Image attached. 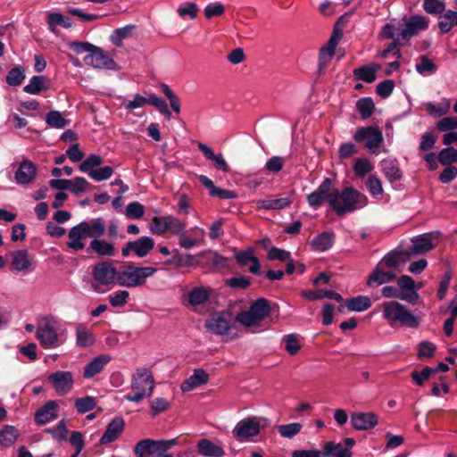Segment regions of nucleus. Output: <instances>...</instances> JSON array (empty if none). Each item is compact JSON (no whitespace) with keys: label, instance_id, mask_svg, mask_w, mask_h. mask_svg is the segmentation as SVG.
Masks as SVG:
<instances>
[{"label":"nucleus","instance_id":"obj_1","mask_svg":"<svg viewBox=\"0 0 457 457\" xmlns=\"http://www.w3.org/2000/svg\"><path fill=\"white\" fill-rule=\"evenodd\" d=\"M105 231V221L103 218H96L90 221H81L72 227L69 233L66 245L73 251H80L85 248L83 240L87 237L99 238Z\"/></svg>","mask_w":457,"mask_h":457},{"label":"nucleus","instance_id":"obj_2","mask_svg":"<svg viewBox=\"0 0 457 457\" xmlns=\"http://www.w3.org/2000/svg\"><path fill=\"white\" fill-rule=\"evenodd\" d=\"M335 195L330 199V207L337 216L353 212L368 203L366 195L352 187H345L342 191L335 188Z\"/></svg>","mask_w":457,"mask_h":457},{"label":"nucleus","instance_id":"obj_3","mask_svg":"<svg viewBox=\"0 0 457 457\" xmlns=\"http://www.w3.org/2000/svg\"><path fill=\"white\" fill-rule=\"evenodd\" d=\"M383 317L391 326L398 323L406 328H418L420 319L415 316L406 306L396 302L390 301L383 303Z\"/></svg>","mask_w":457,"mask_h":457},{"label":"nucleus","instance_id":"obj_4","mask_svg":"<svg viewBox=\"0 0 457 457\" xmlns=\"http://www.w3.org/2000/svg\"><path fill=\"white\" fill-rule=\"evenodd\" d=\"M157 269L147 267H137L133 264L124 265L118 269L117 285L125 287H137L144 286L146 279L154 276Z\"/></svg>","mask_w":457,"mask_h":457},{"label":"nucleus","instance_id":"obj_5","mask_svg":"<svg viewBox=\"0 0 457 457\" xmlns=\"http://www.w3.org/2000/svg\"><path fill=\"white\" fill-rule=\"evenodd\" d=\"M154 386V380L151 371L145 368L137 369L131 383L134 394H128L125 398L129 402L139 403L152 395Z\"/></svg>","mask_w":457,"mask_h":457},{"label":"nucleus","instance_id":"obj_6","mask_svg":"<svg viewBox=\"0 0 457 457\" xmlns=\"http://www.w3.org/2000/svg\"><path fill=\"white\" fill-rule=\"evenodd\" d=\"M357 143H364L365 148L371 154H377L384 142L381 130L376 126H366L357 129L353 136Z\"/></svg>","mask_w":457,"mask_h":457},{"label":"nucleus","instance_id":"obj_7","mask_svg":"<svg viewBox=\"0 0 457 457\" xmlns=\"http://www.w3.org/2000/svg\"><path fill=\"white\" fill-rule=\"evenodd\" d=\"M37 338L45 349L55 348L59 345L57 321L53 317H46L37 329Z\"/></svg>","mask_w":457,"mask_h":457},{"label":"nucleus","instance_id":"obj_8","mask_svg":"<svg viewBox=\"0 0 457 457\" xmlns=\"http://www.w3.org/2000/svg\"><path fill=\"white\" fill-rule=\"evenodd\" d=\"M439 238L440 233L437 231L419 235L411 239V245L406 251L410 257L424 254L436 246Z\"/></svg>","mask_w":457,"mask_h":457},{"label":"nucleus","instance_id":"obj_9","mask_svg":"<svg viewBox=\"0 0 457 457\" xmlns=\"http://www.w3.org/2000/svg\"><path fill=\"white\" fill-rule=\"evenodd\" d=\"M207 330L218 336H228L233 328L232 317L228 312H218L205 321Z\"/></svg>","mask_w":457,"mask_h":457},{"label":"nucleus","instance_id":"obj_10","mask_svg":"<svg viewBox=\"0 0 457 457\" xmlns=\"http://www.w3.org/2000/svg\"><path fill=\"white\" fill-rule=\"evenodd\" d=\"M332 180L329 178L324 179L318 188L309 194L306 197L308 204L312 208L320 207L325 202L330 206V199L335 197V188L332 189Z\"/></svg>","mask_w":457,"mask_h":457},{"label":"nucleus","instance_id":"obj_11","mask_svg":"<svg viewBox=\"0 0 457 457\" xmlns=\"http://www.w3.org/2000/svg\"><path fill=\"white\" fill-rule=\"evenodd\" d=\"M92 275L99 285L108 286L117 284L118 270L110 262H101L94 265Z\"/></svg>","mask_w":457,"mask_h":457},{"label":"nucleus","instance_id":"obj_12","mask_svg":"<svg viewBox=\"0 0 457 457\" xmlns=\"http://www.w3.org/2000/svg\"><path fill=\"white\" fill-rule=\"evenodd\" d=\"M84 62L96 69L114 70L116 63L104 50L94 46L90 54L84 58Z\"/></svg>","mask_w":457,"mask_h":457},{"label":"nucleus","instance_id":"obj_13","mask_svg":"<svg viewBox=\"0 0 457 457\" xmlns=\"http://www.w3.org/2000/svg\"><path fill=\"white\" fill-rule=\"evenodd\" d=\"M48 381L59 395L68 394L73 386V376L71 371H56L49 375Z\"/></svg>","mask_w":457,"mask_h":457},{"label":"nucleus","instance_id":"obj_14","mask_svg":"<svg viewBox=\"0 0 457 457\" xmlns=\"http://www.w3.org/2000/svg\"><path fill=\"white\" fill-rule=\"evenodd\" d=\"M378 424V417L376 413L368 412H353L351 416V425L359 431H366L374 428Z\"/></svg>","mask_w":457,"mask_h":457},{"label":"nucleus","instance_id":"obj_15","mask_svg":"<svg viewBox=\"0 0 457 457\" xmlns=\"http://www.w3.org/2000/svg\"><path fill=\"white\" fill-rule=\"evenodd\" d=\"M259 432L260 423L253 418L240 420L233 429L234 436L241 441L255 436Z\"/></svg>","mask_w":457,"mask_h":457},{"label":"nucleus","instance_id":"obj_16","mask_svg":"<svg viewBox=\"0 0 457 457\" xmlns=\"http://www.w3.org/2000/svg\"><path fill=\"white\" fill-rule=\"evenodd\" d=\"M396 278V272L393 270L386 269L379 262L373 269L372 272L367 279L369 287H378L386 283L392 282Z\"/></svg>","mask_w":457,"mask_h":457},{"label":"nucleus","instance_id":"obj_17","mask_svg":"<svg viewBox=\"0 0 457 457\" xmlns=\"http://www.w3.org/2000/svg\"><path fill=\"white\" fill-rule=\"evenodd\" d=\"M429 24V20L422 15H414L411 16L409 21L405 24V28L401 31L400 37L408 40L411 37L416 35L420 30H425L428 29Z\"/></svg>","mask_w":457,"mask_h":457},{"label":"nucleus","instance_id":"obj_18","mask_svg":"<svg viewBox=\"0 0 457 457\" xmlns=\"http://www.w3.org/2000/svg\"><path fill=\"white\" fill-rule=\"evenodd\" d=\"M409 259L410 255L406 250L394 249L385 254L378 262L386 269L395 270L403 266Z\"/></svg>","mask_w":457,"mask_h":457},{"label":"nucleus","instance_id":"obj_19","mask_svg":"<svg viewBox=\"0 0 457 457\" xmlns=\"http://www.w3.org/2000/svg\"><path fill=\"white\" fill-rule=\"evenodd\" d=\"M36 176V165L31 161L24 159L15 171L14 179L17 184L27 185L31 183Z\"/></svg>","mask_w":457,"mask_h":457},{"label":"nucleus","instance_id":"obj_20","mask_svg":"<svg viewBox=\"0 0 457 457\" xmlns=\"http://www.w3.org/2000/svg\"><path fill=\"white\" fill-rule=\"evenodd\" d=\"M294 201L293 193L285 197L262 199L256 202L258 209L263 210H283L288 207Z\"/></svg>","mask_w":457,"mask_h":457},{"label":"nucleus","instance_id":"obj_21","mask_svg":"<svg viewBox=\"0 0 457 457\" xmlns=\"http://www.w3.org/2000/svg\"><path fill=\"white\" fill-rule=\"evenodd\" d=\"M208 381V373L203 369H196L194 370V373L181 384L180 389L182 392H189L207 384Z\"/></svg>","mask_w":457,"mask_h":457},{"label":"nucleus","instance_id":"obj_22","mask_svg":"<svg viewBox=\"0 0 457 457\" xmlns=\"http://www.w3.org/2000/svg\"><path fill=\"white\" fill-rule=\"evenodd\" d=\"M124 426L125 423L122 418L118 417L113 419L108 424L106 430L100 438V443L102 445H106L115 441L122 433Z\"/></svg>","mask_w":457,"mask_h":457},{"label":"nucleus","instance_id":"obj_23","mask_svg":"<svg viewBox=\"0 0 457 457\" xmlns=\"http://www.w3.org/2000/svg\"><path fill=\"white\" fill-rule=\"evenodd\" d=\"M57 403L55 401H48L35 413V421L38 425H44L57 418Z\"/></svg>","mask_w":457,"mask_h":457},{"label":"nucleus","instance_id":"obj_24","mask_svg":"<svg viewBox=\"0 0 457 457\" xmlns=\"http://www.w3.org/2000/svg\"><path fill=\"white\" fill-rule=\"evenodd\" d=\"M198 148L207 160L212 162L215 169L222 170L224 172L229 171V167L227 162L225 161L222 154H214L210 146L202 142L198 143Z\"/></svg>","mask_w":457,"mask_h":457},{"label":"nucleus","instance_id":"obj_25","mask_svg":"<svg viewBox=\"0 0 457 457\" xmlns=\"http://www.w3.org/2000/svg\"><path fill=\"white\" fill-rule=\"evenodd\" d=\"M12 265L17 271H27L33 270V261L26 249L14 251L11 253Z\"/></svg>","mask_w":457,"mask_h":457},{"label":"nucleus","instance_id":"obj_26","mask_svg":"<svg viewBox=\"0 0 457 457\" xmlns=\"http://www.w3.org/2000/svg\"><path fill=\"white\" fill-rule=\"evenodd\" d=\"M197 452L206 457H222L225 454L223 447L209 439H201L197 443Z\"/></svg>","mask_w":457,"mask_h":457},{"label":"nucleus","instance_id":"obj_27","mask_svg":"<svg viewBox=\"0 0 457 457\" xmlns=\"http://www.w3.org/2000/svg\"><path fill=\"white\" fill-rule=\"evenodd\" d=\"M236 261L241 266H245L251 263L249 271L253 274H257L260 271L261 265L257 257L253 255V252L251 249L246 251L238 252L236 256Z\"/></svg>","mask_w":457,"mask_h":457},{"label":"nucleus","instance_id":"obj_28","mask_svg":"<svg viewBox=\"0 0 457 457\" xmlns=\"http://www.w3.org/2000/svg\"><path fill=\"white\" fill-rule=\"evenodd\" d=\"M321 457H352V452L344 448L341 444H336L333 441L326 442L320 450Z\"/></svg>","mask_w":457,"mask_h":457},{"label":"nucleus","instance_id":"obj_29","mask_svg":"<svg viewBox=\"0 0 457 457\" xmlns=\"http://www.w3.org/2000/svg\"><path fill=\"white\" fill-rule=\"evenodd\" d=\"M111 361V357L107 354H101L94 358L84 368V377L90 378L95 375L100 373L104 367Z\"/></svg>","mask_w":457,"mask_h":457},{"label":"nucleus","instance_id":"obj_30","mask_svg":"<svg viewBox=\"0 0 457 457\" xmlns=\"http://www.w3.org/2000/svg\"><path fill=\"white\" fill-rule=\"evenodd\" d=\"M129 245L134 246L136 256L143 258L154 249V241L150 237H141L135 241H129Z\"/></svg>","mask_w":457,"mask_h":457},{"label":"nucleus","instance_id":"obj_31","mask_svg":"<svg viewBox=\"0 0 457 457\" xmlns=\"http://www.w3.org/2000/svg\"><path fill=\"white\" fill-rule=\"evenodd\" d=\"M381 294L384 297L401 299L411 304L416 303L420 298L419 294L416 292L411 293V295H403L398 288L392 286L384 287L381 290Z\"/></svg>","mask_w":457,"mask_h":457},{"label":"nucleus","instance_id":"obj_32","mask_svg":"<svg viewBox=\"0 0 457 457\" xmlns=\"http://www.w3.org/2000/svg\"><path fill=\"white\" fill-rule=\"evenodd\" d=\"M379 66L375 64L364 65L353 70V77L366 83H372L376 80V73Z\"/></svg>","mask_w":457,"mask_h":457},{"label":"nucleus","instance_id":"obj_33","mask_svg":"<svg viewBox=\"0 0 457 457\" xmlns=\"http://www.w3.org/2000/svg\"><path fill=\"white\" fill-rule=\"evenodd\" d=\"M210 295L211 291L209 288L205 287H196L188 292L187 300L190 305L197 306L207 302Z\"/></svg>","mask_w":457,"mask_h":457},{"label":"nucleus","instance_id":"obj_34","mask_svg":"<svg viewBox=\"0 0 457 457\" xmlns=\"http://www.w3.org/2000/svg\"><path fill=\"white\" fill-rule=\"evenodd\" d=\"M89 250L94 251L99 256H113L115 254V247L112 244L98 238H94L90 242L87 252Z\"/></svg>","mask_w":457,"mask_h":457},{"label":"nucleus","instance_id":"obj_35","mask_svg":"<svg viewBox=\"0 0 457 457\" xmlns=\"http://www.w3.org/2000/svg\"><path fill=\"white\" fill-rule=\"evenodd\" d=\"M301 295L303 297L312 300V301L320 300L322 298L333 299V300L337 301V303H340L343 301V297L341 296V295L333 290H322V289H319V290H315V291L309 290V291H303L301 293Z\"/></svg>","mask_w":457,"mask_h":457},{"label":"nucleus","instance_id":"obj_36","mask_svg":"<svg viewBox=\"0 0 457 457\" xmlns=\"http://www.w3.org/2000/svg\"><path fill=\"white\" fill-rule=\"evenodd\" d=\"M96 342L95 335L83 324H79L76 328V344L79 347H87Z\"/></svg>","mask_w":457,"mask_h":457},{"label":"nucleus","instance_id":"obj_37","mask_svg":"<svg viewBox=\"0 0 457 457\" xmlns=\"http://www.w3.org/2000/svg\"><path fill=\"white\" fill-rule=\"evenodd\" d=\"M49 87V80L45 76H33L29 83L27 84L23 87V91L31 94V95H37L42 90L48 89Z\"/></svg>","mask_w":457,"mask_h":457},{"label":"nucleus","instance_id":"obj_38","mask_svg":"<svg viewBox=\"0 0 457 457\" xmlns=\"http://www.w3.org/2000/svg\"><path fill=\"white\" fill-rule=\"evenodd\" d=\"M253 315L257 318L259 321L264 320L270 312L269 301L265 298H259L249 308Z\"/></svg>","mask_w":457,"mask_h":457},{"label":"nucleus","instance_id":"obj_39","mask_svg":"<svg viewBox=\"0 0 457 457\" xmlns=\"http://www.w3.org/2000/svg\"><path fill=\"white\" fill-rule=\"evenodd\" d=\"M333 241L334 234L332 232H323L314 237L311 244L314 250L324 252L332 246Z\"/></svg>","mask_w":457,"mask_h":457},{"label":"nucleus","instance_id":"obj_40","mask_svg":"<svg viewBox=\"0 0 457 457\" xmlns=\"http://www.w3.org/2000/svg\"><path fill=\"white\" fill-rule=\"evenodd\" d=\"M345 306L352 312H363L371 306L370 299L368 296L359 295L347 299Z\"/></svg>","mask_w":457,"mask_h":457},{"label":"nucleus","instance_id":"obj_41","mask_svg":"<svg viewBox=\"0 0 457 457\" xmlns=\"http://www.w3.org/2000/svg\"><path fill=\"white\" fill-rule=\"evenodd\" d=\"M381 169L386 178L391 182L397 181L402 178L399 167L393 161L383 160Z\"/></svg>","mask_w":457,"mask_h":457},{"label":"nucleus","instance_id":"obj_42","mask_svg":"<svg viewBox=\"0 0 457 457\" xmlns=\"http://www.w3.org/2000/svg\"><path fill=\"white\" fill-rule=\"evenodd\" d=\"M18 437V430L15 427L6 425L0 430V445L3 447H10Z\"/></svg>","mask_w":457,"mask_h":457},{"label":"nucleus","instance_id":"obj_43","mask_svg":"<svg viewBox=\"0 0 457 457\" xmlns=\"http://www.w3.org/2000/svg\"><path fill=\"white\" fill-rule=\"evenodd\" d=\"M457 12L447 10L438 21V28L442 33H448L453 26H456Z\"/></svg>","mask_w":457,"mask_h":457},{"label":"nucleus","instance_id":"obj_44","mask_svg":"<svg viewBox=\"0 0 457 457\" xmlns=\"http://www.w3.org/2000/svg\"><path fill=\"white\" fill-rule=\"evenodd\" d=\"M154 440L144 439L139 441L135 448L134 453L137 457H147L155 454Z\"/></svg>","mask_w":457,"mask_h":457},{"label":"nucleus","instance_id":"obj_45","mask_svg":"<svg viewBox=\"0 0 457 457\" xmlns=\"http://www.w3.org/2000/svg\"><path fill=\"white\" fill-rule=\"evenodd\" d=\"M135 29L136 26L130 24L123 28L115 29L111 35V41L116 46H121L123 39L129 37L132 35Z\"/></svg>","mask_w":457,"mask_h":457},{"label":"nucleus","instance_id":"obj_46","mask_svg":"<svg viewBox=\"0 0 457 457\" xmlns=\"http://www.w3.org/2000/svg\"><path fill=\"white\" fill-rule=\"evenodd\" d=\"M356 109L362 120L370 118L375 109L374 103L370 97L361 98L356 102Z\"/></svg>","mask_w":457,"mask_h":457},{"label":"nucleus","instance_id":"obj_47","mask_svg":"<svg viewBox=\"0 0 457 457\" xmlns=\"http://www.w3.org/2000/svg\"><path fill=\"white\" fill-rule=\"evenodd\" d=\"M48 25L53 32H55L56 26H62L65 29H69L72 26L71 20L58 12H52L48 15Z\"/></svg>","mask_w":457,"mask_h":457},{"label":"nucleus","instance_id":"obj_48","mask_svg":"<svg viewBox=\"0 0 457 457\" xmlns=\"http://www.w3.org/2000/svg\"><path fill=\"white\" fill-rule=\"evenodd\" d=\"M373 169V164L367 158L356 159L353 167L355 175L360 178L370 173Z\"/></svg>","mask_w":457,"mask_h":457},{"label":"nucleus","instance_id":"obj_49","mask_svg":"<svg viewBox=\"0 0 457 457\" xmlns=\"http://www.w3.org/2000/svg\"><path fill=\"white\" fill-rule=\"evenodd\" d=\"M103 163V158L97 154H90L86 160H84L79 165V170L90 175V172L94 171L98 166Z\"/></svg>","mask_w":457,"mask_h":457},{"label":"nucleus","instance_id":"obj_50","mask_svg":"<svg viewBox=\"0 0 457 457\" xmlns=\"http://www.w3.org/2000/svg\"><path fill=\"white\" fill-rule=\"evenodd\" d=\"M46 122L55 129H62L68 124V120L58 111L49 112L46 116Z\"/></svg>","mask_w":457,"mask_h":457},{"label":"nucleus","instance_id":"obj_51","mask_svg":"<svg viewBox=\"0 0 457 457\" xmlns=\"http://www.w3.org/2000/svg\"><path fill=\"white\" fill-rule=\"evenodd\" d=\"M147 104L154 106L157 108V110L163 114L167 119H170L171 112L165 102L162 98L157 96L154 94H151L147 97Z\"/></svg>","mask_w":457,"mask_h":457},{"label":"nucleus","instance_id":"obj_52","mask_svg":"<svg viewBox=\"0 0 457 457\" xmlns=\"http://www.w3.org/2000/svg\"><path fill=\"white\" fill-rule=\"evenodd\" d=\"M397 285L399 287V290L403 293V295H408L413 292H416V283L414 279L407 275H403L397 279Z\"/></svg>","mask_w":457,"mask_h":457},{"label":"nucleus","instance_id":"obj_53","mask_svg":"<svg viewBox=\"0 0 457 457\" xmlns=\"http://www.w3.org/2000/svg\"><path fill=\"white\" fill-rule=\"evenodd\" d=\"M423 9L428 14H441L445 11V4L440 0H423Z\"/></svg>","mask_w":457,"mask_h":457},{"label":"nucleus","instance_id":"obj_54","mask_svg":"<svg viewBox=\"0 0 457 457\" xmlns=\"http://www.w3.org/2000/svg\"><path fill=\"white\" fill-rule=\"evenodd\" d=\"M25 79L24 69L22 67L12 68L6 76V82L9 86L16 87L22 83Z\"/></svg>","mask_w":457,"mask_h":457},{"label":"nucleus","instance_id":"obj_55","mask_svg":"<svg viewBox=\"0 0 457 457\" xmlns=\"http://www.w3.org/2000/svg\"><path fill=\"white\" fill-rule=\"evenodd\" d=\"M438 162L442 165L448 166H451L453 162H457V150L453 147H447L441 150L438 154Z\"/></svg>","mask_w":457,"mask_h":457},{"label":"nucleus","instance_id":"obj_56","mask_svg":"<svg viewBox=\"0 0 457 457\" xmlns=\"http://www.w3.org/2000/svg\"><path fill=\"white\" fill-rule=\"evenodd\" d=\"M451 107L450 100L447 98H443L438 106H436L432 103L428 104V112L434 116L440 117L446 114Z\"/></svg>","mask_w":457,"mask_h":457},{"label":"nucleus","instance_id":"obj_57","mask_svg":"<svg viewBox=\"0 0 457 457\" xmlns=\"http://www.w3.org/2000/svg\"><path fill=\"white\" fill-rule=\"evenodd\" d=\"M167 216L154 217L150 224V230L154 235H163L167 232Z\"/></svg>","mask_w":457,"mask_h":457},{"label":"nucleus","instance_id":"obj_58","mask_svg":"<svg viewBox=\"0 0 457 457\" xmlns=\"http://www.w3.org/2000/svg\"><path fill=\"white\" fill-rule=\"evenodd\" d=\"M302 429V425L298 422L280 425L278 428V433L285 438H292Z\"/></svg>","mask_w":457,"mask_h":457},{"label":"nucleus","instance_id":"obj_59","mask_svg":"<svg viewBox=\"0 0 457 457\" xmlns=\"http://www.w3.org/2000/svg\"><path fill=\"white\" fill-rule=\"evenodd\" d=\"M416 71L420 74L434 73L436 71V65L430 60L427 55H421L420 57V62L415 66Z\"/></svg>","mask_w":457,"mask_h":457},{"label":"nucleus","instance_id":"obj_60","mask_svg":"<svg viewBox=\"0 0 457 457\" xmlns=\"http://www.w3.org/2000/svg\"><path fill=\"white\" fill-rule=\"evenodd\" d=\"M186 229V224L179 220L178 218L168 215L167 220V231L175 236H179Z\"/></svg>","mask_w":457,"mask_h":457},{"label":"nucleus","instance_id":"obj_61","mask_svg":"<svg viewBox=\"0 0 457 457\" xmlns=\"http://www.w3.org/2000/svg\"><path fill=\"white\" fill-rule=\"evenodd\" d=\"M144 206L138 202H133L127 205L125 215L128 219L137 220L144 216Z\"/></svg>","mask_w":457,"mask_h":457},{"label":"nucleus","instance_id":"obj_62","mask_svg":"<svg viewBox=\"0 0 457 457\" xmlns=\"http://www.w3.org/2000/svg\"><path fill=\"white\" fill-rule=\"evenodd\" d=\"M75 407L79 413H86L92 411L96 407V401L92 396L77 398L75 400Z\"/></svg>","mask_w":457,"mask_h":457},{"label":"nucleus","instance_id":"obj_63","mask_svg":"<svg viewBox=\"0 0 457 457\" xmlns=\"http://www.w3.org/2000/svg\"><path fill=\"white\" fill-rule=\"evenodd\" d=\"M436 345L429 341H422L419 344L417 356L419 359L431 358L436 352Z\"/></svg>","mask_w":457,"mask_h":457},{"label":"nucleus","instance_id":"obj_64","mask_svg":"<svg viewBox=\"0 0 457 457\" xmlns=\"http://www.w3.org/2000/svg\"><path fill=\"white\" fill-rule=\"evenodd\" d=\"M366 187L370 194L373 196L381 195L383 193L382 183L376 175H370L368 178Z\"/></svg>","mask_w":457,"mask_h":457}]
</instances>
